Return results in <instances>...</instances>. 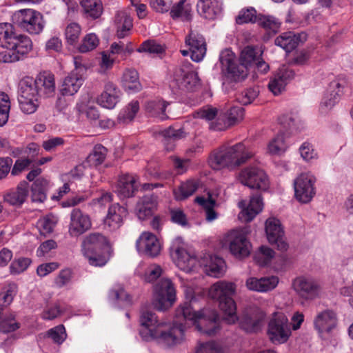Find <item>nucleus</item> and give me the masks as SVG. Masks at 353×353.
Segmentation results:
<instances>
[{"instance_id":"nucleus-1","label":"nucleus","mask_w":353,"mask_h":353,"mask_svg":"<svg viewBox=\"0 0 353 353\" xmlns=\"http://www.w3.org/2000/svg\"><path fill=\"white\" fill-rule=\"evenodd\" d=\"M179 311L180 314L168 323L159 322L152 310H143L140 316L141 336L145 341L155 339L159 343L170 347L184 339L185 329L190 326L209 336L216 334L221 328V320L216 310Z\"/></svg>"},{"instance_id":"nucleus-2","label":"nucleus","mask_w":353,"mask_h":353,"mask_svg":"<svg viewBox=\"0 0 353 353\" xmlns=\"http://www.w3.org/2000/svg\"><path fill=\"white\" fill-rule=\"evenodd\" d=\"M0 62L12 63L22 59L32 48L31 39L26 35L17 34L10 23H0Z\"/></svg>"},{"instance_id":"nucleus-3","label":"nucleus","mask_w":353,"mask_h":353,"mask_svg":"<svg viewBox=\"0 0 353 353\" xmlns=\"http://www.w3.org/2000/svg\"><path fill=\"white\" fill-rule=\"evenodd\" d=\"M252 156V153L245 149L243 143H239L214 152L209 157L208 162L214 170L224 168L233 169L245 163Z\"/></svg>"},{"instance_id":"nucleus-4","label":"nucleus","mask_w":353,"mask_h":353,"mask_svg":"<svg viewBox=\"0 0 353 353\" xmlns=\"http://www.w3.org/2000/svg\"><path fill=\"white\" fill-rule=\"evenodd\" d=\"M223 320L228 324L239 322L241 329L246 332H257L261 329L266 314L263 310H223Z\"/></svg>"},{"instance_id":"nucleus-5","label":"nucleus","mask_w":353,"mask_h":353,"mask_svg":"<svg viewBox=\"0 0 353 353\" xmlns=\"http://www.w3.org/2000/svg\"><path fill=\"white\" fill-rule=\"evenodd\" d=\"M219 61L225 82H241L248 77V69L238 61L234 53L230 49L227 48L221 52Z\"/></svg>"},{"instance_id":"nucleus-6","label":"nucleus","mask_w":353,"mask_h":353,"mask_svg":"<svg viewBox=\"0 0 353 353\" xmlns=\"http://www.w3.org/2000/svg\"><path fill=\"white\" fill-rule=\"evenodd\" d=\"M12 21L17 26L32 34H39L44 27L43 15L32 9L16 11L12 17Z\"/></svg>"},{"instance_id":"nucleus-7","label":"nucleus","mask_w":353,"mask_h":353,"mask_svg":"<svg viewBox=\"0 0 353 353\" xmlns=\"http://www.w3.org/2000/svg\"><path fill=\"white\" fill-rule=\"evenodd\" d=\"M291 325L282 312H275L270 319L267 330L270 340L274 344L285 343L291 336Z\"/></svg>"},{"instance_id":"nucleus-8","label":"nucleus","mask_w":353,"mask_h":353,"mask_svg":"<svg viewBox=\"0 0 353 353\" xmlns=\"http://www.w3.org/2000/svg\"><path fill=\"white\" fill-rule=\"evenodd\" d=\"M176 301V291L173 283L168 279H162L154 288V309H169Z\"/></svg>"},{"instance_id":"nucleus-9","label":"nucleus","mask_w":353,"mask_h":353,"mask_svg":"<svg viewBox=\"0 0 353 353\" xmlns=\"http://www.w3.org/2000/svg\"><path fill=\"white\" fill-rule=\"evenodd\" d=\"M234 293L235 285L225 281L216 282L210 290L211 297L218 301L219 309H236Z\"/></svg>"},{"instance_id":"nucleus-10","label":"nucleus","mask_w":353,"mask_h":353,"mask_svg":"<svg viewBox=\"0 0 353 353\" xmlns=\"http://www.w3.org/2000/svg\"><path fill=\"white\" fill-rule=\"evenodd\" d=\"M239 180L242 184L252 189L266 191L270 182L266 173L256 166L247 167L239 173Z\"/></svg>"},{"instance_id":"nucleus-11","label":"nucleus","mask_w":353,"mask_h":353,"mask_svg":"<svg viewBox=\"0 0 353 353\" xmlns=\"http://www.w3.org/2000/svg\"><path fill=\"white\" fill-rule=\"evenodd\" d=\"M170 250L174 263L180 270L190 272L196 266L197 259L184 248L181 237H177L174 240Z\"/></svg>"},{"instance_id":"nucleus-12","label":"nucleus","mask_w":353,"mask_h":353,"mask_svg":"<svg viewBox=\"0 0 353 353\" xmlns=\"http://www.w3.org/2000/svg\"><path fill=\"white\" fill-rule=\"evenodd\" d=\"M230 253L236 259L248 256L251 252V244L245 235L241 231L232 230L225 238Z\"/></svg>"},{"instance_id":"nucleus-13","label":"nucleus","mask_w":353,"mask_h":353,"mask_svg":"<svg viewBox=\"0 0 353 353\" xmlns=\"http://www.w3.org/2000/svg\"><path fill=\"white\" fill-rule=\"evenodd\" d=\"M293 286L299 296L304 299L301 301L302 307H308V301L318 297L321 292L320 285L316 281L304 276L296 279Z\"/></svg>"},{"instance_id":"nucleus-14","label":"nucleus","mask_w":353,"mask_h":353,"mask_svg":"<svg viewBox=\"0 0 353 353\" xmlns=\"http://www.w3.org/2000/svg\"><path fill=\"white\" fill-rule=\"evenodd\" d=\"M314 179L312 176L303 173L294 182V193L297 200L303 203L310 202L315 194Z\"/></svg>"},{"instance_id":"nucleus-15","label":"nucleus","mask_w":353,"mask_h":353,"mask_svg":"<svg viewBox=\"0 0 353 353\" xmlns=\"http://www.w3.org/2000/svg\"><path fill=\"white\" fill-rule=\"evenodd\" d=\"M265 232L270 243L276 245L280 251H286L288 244L284 239V232L280 221L275 218H270L265 222Z\"/></svg>"},{"instance_id":"nucleus-16","label":"nucleus","mask_w":353,"mask_h":353,"mask_svg":"<svg viewBox=\"0 0 353 353\" xmlns=\"http://www.w3.org/2000/svg\"><path fill=\"white\" fill-rule=\"evenodd\" d=\"M244 109L239 106H232L223 112L218 121L210 124V128L214 130L221 131L236 124L243 118Z\"/></svg>"},{"instance_id":"nucleus-17","label":"nucleus","mask_w":353,"mask_h":353,"mask_svg":"<svg viewBox=\"0 0 353 353\" xmlns=\"http://www.w3.org/2000/svg\"><path fill=\"white\" fill-rule=\"evenodd\" d=\"M138 252L149 257H155L160 253L161 245L157 236L150 232H143L137 241Z\"/></svg>"},{"instance_id":"nucleus-18","label":"nucleus","mask_w":353,"mask_h":353,"mask_svg":"<svg viewBox=\"0 0 353 353\" xmlns=\"http://www.w3.org/2000/svg\"><path fill=\"white\" fill-rule=\"evenodd\" d=\"M91 228V221L88 215L79 208L74 209L70 214L69 234L72 236H79Z\"/></svg>"},{"instance_id":"nucleus-19","label":"nucleus","mask_w":353,"mask_h":353,"mask_svg":"<svg viewBox=\"0 0 353 353\" xmlns=\"http://www.w3.org/2000/svg\"><path fill=\"white\" fill-rule=\"evenodd\" d=\"M185 43L189 46L192 59L196 62L201 61L206 52V43L203 35L191 31L185 39Z\"/></svg>"},{"instance_id":"nucleus-20","label":"nucleus","mask_w":353,"mask_h":353,"mask_svg":"<svg viewBox=\"0 0 353 353\" xmlns=\"http://www.w3.org/2000/svg\"><path fill=\"white\" fill-rule=\"evenodd\" d=\"M112 250L111 245L107 238L99 232L87 235L82 242V251L88 252L93 251Z\"/></svg>"},{"instance_id":"nucleus-21","label":"nucleus","mask_w":353,"mask_h":353,"mask_svg":"<svg viewBox=\"0 0 353 353\" xmlns=\"http://www.w3.org/2000/svg\"><path fill=\"white\" fill-rule=\"evenodd\" d=\"M128 214L125 207L116 203L109 207L104 223L111 230L119 229L123 223L124 219Z\"/></svg>"},{"instance_id":"nucleus-22","label":"nucleus","mask_w":353,"mask_h":353,"mask_svg":"<svg viewBox=\"0 0 353 353\" xmlns=\"http://www.w3.org/2000/svg\"><path fill=\"white\" fill-rule=\"evenodd\" d=\"M306 40L307 34L305 32H286L277 37L274 43L288 52L295 49L300 43H303Z\"/></svg>"},{"instance_id":"nucleus-23","label":"nucleus","mask_w":353,"mask_h":353,"mask_svg":"<svg viewBox=\"0 0 353 353\" xmlns=\"http://www.w3.org/2000/svg\"><path fill=\"white\" fill-rule=\"evenodd\" d=\"M294 77V72L289 68L283 65L280 68L268 84L270 90L274 94H279L284 90L288 81Z\"/></svg>"},{"instance_id":"nucleus-24","label":"nucleus","mask_w":353,"mask_h":353,"mask_svg":"<svg viewBox=\"0 0 353 353\" xmlns=\"http://www.w3.org/2000/svg\"><path fill=\"white\" fill-rule=\"evenodd\" d=\"M28 183L23 181L16 189L10 190L3 196L4 201L16 208H20L26 201L28 195Z\"/></svg>"},{"instance_id":"nucleus-25","label":"nucleus","mask_w":353,"mask_h":353,"mask_svg":"<svg viewBox=\"0 0 353 353\" xmlns=\"http://www.w3.org/2000/svg\"><path fill=\"white\" fill-rule=\"evenodd\" d=\"M120 90L115 84L108 82L104 86V90L97 98V103L103 108L112 109L118 103Z\"/></svg>"},{"instance_id":"nucleus-26","label":"nucleus","mask_w":353,"mask_h":353,"mask_svg":"<svg viewBox=\"0 0 353 353\" xmlns=\"http://www.w3.org/2000/svg\"><path fill=\"white\" fill-rule=\"evenodd\" d=\"M178 86L179 90L193 92L195 91L199 86V79L198 74L194 71L184 72L181 71V74L176 76L173 85Z\"/></svg>"},{"instance_id":"nucleus-27","label":"nucleus","mask_w":353,"mask_h":353,"mask_svg":"<svg viewBox=\"0 0 353 353\" xmlns=\"http://www.w3.org/2000/svg\"><path fill=\"white\" fill-rule=\"evenodd\" d=\"M314 323L319 332H330L336 325V314L334 310H323L316 316Z\"/></svg>"},{"instance_id":"nucleus-28","label":"nucleus","mask_w":353,"mask_h":353,"mask_svg":"<svg viewBox=\"0 0 353 353\" xmlns=\"http://www.w3.org/2000/svg\"><path fill=\"white\" fill-rule=\"evenodd\" d=\"M34 80L36 88L40 97H51L55 92L54 75L50 74H39Z\"/></svg>"},{"instance_id":"nucleus-29","label":"nucleus","mask_w":353,"mask_h":353,"mask_svg":"<svg viewBox=\"0 0 353 353\" xmlns=\"http://www.w3.org/2000/svg\"><path fill=\"white\" fill-rule=\"evenodd\" d=\"M196 8L199 14L203 18L214 19L221 12V0H199Z\"/></svg>"},{"instance_id":"nucleus-30","label":"nucleus","mask_w":353,"mask_h":353,"mask_svg":"<svg viewBox=\"0 0 353 353\" xmlns=\"http://www.w3.org/2000/svg\"><path fill=\"white\" fill-rule=\"evenodd\" d=\"M263 200L261 194H253L248 207L243 209L239 214L241 221L250 222L258 214L263 208Z\"/></svg>"},{"instance_id":"nucleus-31","label":"nucleus","mask_w":353,"mask_h":353,"mask_svg":"<svg viewBox=\"0 0 353 353\" xmlns=\"http://www.w3.org/2000/svg\"><path fill=\"white\" fill-rule=\"evenodd\" d=\"M135 183V179L132 176L123 175L118 180L115 192L121 199L132 197L137 190Z\"/></svg>"},{"instance_id":"nucleus-32","label":"nucleus","mask_w":353,"mask_h":353,"mask_svg":"<svg viewBox=\"0 0 353 353\" xmlns=\"http://www.w3.org/2000/svg\"><path fill=\"white\" fill-rule=\"evenodd\" d=\"M278 283V278L274 276L262 277L259 279L252 277L247 280L246 285L251 290L267 292L274 289Z\"/></svg>"},{"instance_id":"nucleus-33","label":"nucleus","mask_w":353,"mask_h":353,"mask_svg":"<svg viewBox=\"0 0 353 353\" xmlns=\"http://www.w3.org/2000/svg\"><path fill=\"white\" fill-rule=\"evenodd\" d=\"M83 82V79L81 74L72 72L64 79L60 92L63 96H72L78 92Z\"/></svg>"},{"instance_id":"nucleus-34","label":"nucleus","mask_w":353,"mask_h":353,"mask_svg":"<svg viewBox=\"0 0 353 353\" xmlns=\"http://www.w3.org/2000/svg\"><path fill=\"white\" fill-rule=\"evenodd\" d=\"M263 51L256 46H247L241 50L238 61L249 70L262 56Z\"/></svg>"},{"instance_id":"nucleus-35","label":"nucleus","mask_w":353,"mask_h":353,"mask_svg":"<svg viewBox=\"0 0 353 353\" xmlns=\"http://www.w3.org/2000/svg\"><path fill=\"white\" fill-rule=\"evenodd\" d=\"M156 207V197L153 194H146L137 202L136 210L139 219L144 220L152 214Z\"/></svg>"},{"instance_id":"nucleus-36","label":"nucleus","mask_w":353,"mask_h":353,"mask_svg":"<svg viewBox=\"0 0 353 353\" xmlns=\"http://www.w3.org/2000/svg\"><path fill=\"white\" fill-rule=\"evenodd\" d=\"M217 194L208 192V197L197 196L195 198V202L201 205L205 211V219L208 221H212L217 217V213L214 208L216 205V199Z\"/></svg>"},{"instance_id":"nucleus-37","label":"nucleus","mask_w":353,"mask_h":353,"mask_svg":"<svg viewBox=\"0 0 353 353\" xmlns=\"http://www.w3.org/2000/svg\"><path fill=\"white\" fill-rule=\"evenodd\" d=\"M117 27V36L119 39L124 38L132 28V19L126 12L119 11L114 17Z\"/></svg>"},{"instance_id":"nucleus-38","label":"nucleus","mask_w":353,"mask_h":353,"mask_svg":"<svg viewBox=\"0 0 353 353\" xmlns=\"http://www.w3.org/2000/svg\"><path fill=\"white\" fill-rule=\"evenodd\" d=\"M205 266L208 275L217 278L224 274L226 268L224 260L216 255H208Z\"/></svg>"},{"instance_id":"nucleus-39","label":"nucleus","mask_w":353,"mask_h":353,"mask_svg":"<svg viewBox=\"0 0 353 353\" xmlns=\"http://www.w3.org/2000/svg\"><path fill=\"white\" fill-rule=\"evenodd\" d=\"M19 97L37 99L40 97L34 80L32 77H26L19 81Z\"/></svg>"},{"instance_id":"nucleus-40","label":"nucleus","mask_w":353,"mask_h":353,"mask_svg":"<svg viewBox=\"0 0 353 353\" xmlns=\"http://www.w3.org/2000/svg\"><path fill=\"white\" fill-rule=\"evenodd\" d=\"M342 86L338 79L331 81L328 87V93L324 97L321 105L328 109L332 108L339 99L340 88Z\"/></svg>"},{"instance_id":"nucleus-41","label":"nucleus","mask_w":353,"mask_h":353,"mask_svg":"<svg viewBox=\"0 0 353 353\" xmlns=\"http://www.w3.org/2000/svg\"><path fill=\"white\" fill-rule=\"evenodd\" d=\"M20 324L9 310H0V332L10 333L17 330Z\"/></svg>"},{"instance_id":"nucleus-42","label":"nucleus","mask_w":353,"mask_h":353,"mask_svg":"<svg viewBox=\"0 0 353 353\" xmlns=\"http://www.w3.org/2000/svg\"><path fill=\"white\" fill-rule=\"evenodd\" d=\"M123 85L125 90L137 92L141 90L139 74L134 69H128L123 75Z\"/></svg>"},{"instance_id":"nucleus-43","label":"nucleus","mask_w":353,"mask_h":353,"mask_svg":"<svg viewBox=\"0 0 353 353\" xmlns=\"http://www.w3.org/2000/svg\"><path fill=\"white\" fill-rule=\"evenodd\" d=\"M112 250L93 251L92 252H83L84 256L88 259L90 265L102 267L109 261Z\"/></svg>"},{"instance_id":"nucleus-44","label":"nucleus","mask_w":353,"mask_h":353,"mask_svg":"<svg viewBox=\"0 0 353 353\" xmlns=\"http://www.w3.org/2000/svg\"><path fill=\"white\" fill-rule=\"evenodd\" d=\"M192 7L187 0H180L170 10L172 19L181 17L183 20L189 21L192 17Z\"/></svg>"},{"instance_id":"nucleus-45","label":"nucleus","mask_w":353,"mask_h":353,"mask_svg":"<svg viewBox=\"0 0 353 353\" xmlns=\"http://www.w3.org/2000/svg\"><path fill=\"white\" fill-rule=\"evenodd\" d=\"M81 5L87 16L93 19H98L103 12L101 0H82Z\"/></svg>"},{"instance_id":"nucleus-46","label":"nucleus","mask_w":353,"mask_h":353,"mask_svg":"<svg viewBox=\"0 0 353 353\" xmlns=\"http://www.w3.org/2000/svg\"><path fill=\"white\" fill-rule=\"evenodd\" d=\"M48 181L43 179H37L31 187L32 201L33 202H43L46 199V190Z\"/></svg>"},{"instance_id":"nucleus-47","label":"nucleus","mask_w":353,"mask_h":353,"mask_svg":"<svg viewBox=\"0 0 353 353\" xmlns=\"http://www.w3.org/2000/svg\"><path fill=\"white\" fill-rule=\"evenodd\" d=\"M168 105H169V103L165 101L154 100L147 103L145 109L152 116L158 117L161 120H165L168 118L165 113Z\"/></svg>"},{"instance_id":"nucleus-48","label":"nucleus","mask_w":353,"mask_h":353,"mask_svg":"<svg viewBox=\"0 0 353 353\" xmlns=\"http://www.w3.org/2000/svg\"><path fill=\"white\" fill-rule=\"evenodd\" d=\"M198 185L193 181H187L181 183L178 188L174 190V196L176 200L182 201L192 194L196 190Z\"/></svg>"},{"instance_id":"nucleus-49","label":"nucleus","mask_w":353,"mask_h":353,"mask_svg":"<svg viewBox=\"0 0 353 353\" xmlns=\"http://www.w3.org/2000/svg\"><path fill=\"white\" fill-rule=\"evenodd\" d=\"M107 152L108 150L103 145H96L92 152L88 156L86 161L90 166L96 167L104 161Z\"/></svg>"},{"instance_id":"nucleus-50","label":"nucleus","mask_w":353,"mask_h":353,"mask_svg":"<svg viewBox=\"0 0 353 353\" xmlns=\"http://www.w3.org/2000/svg\"><path fill=\"white\" fill-rule=\"evenodd\" d=\"M139 110V102L137 101H132L120 112L118 120L121 123H128L134 119Z\"/></svg>"},{"instance_id":"nucleus-51","label":"nucleus","mask_w":353,"mask_h":353,"mask_svg":"<svg viewBox=\"0 0 353 353\" xmlns=\"http://www.w3.org/2000/svg\"><path fill=\"white\" fill-rule=\"evenodd\" d=\"M159 134L163 137V141L164 144H168L170 142L175 141L186 137L183 128L174 129L170 126L159 132Z\"/></svg>"},{"instance_id":"nucleus-52","label":"nucleus","mask_w":353,"mask_h":353,"mask_svg":"<svg viewBox=\"0 0 353 353\" xmlns=\"http://www.w3.org/2000/svg\"><path fill=\"white\" fill-rule=\"evenodd\" d=\"M257 23L273 34H276L279 31L281 25V23L275 17L261 14H259Z\"/></svg>"},{"instance_id":"nucleus-53","label":"nucleus","mask_w":353,"mask_h":353,"mask_svg":"<svg viewBox=\"0 0 353 353\" xmlns=\"http://www.w3.org/2000/svg\"><path fill=\"white\" fill-rule=\"evenodd\" d=\"M109 298L113 301L121 300L128 305H131L133 302L132 296L119 284L114 285L110 290Z\"/></svg>"},{"instance_id":"nucleus-54","label":"nucleus","mask_w":353,"mask_h":353,"mask_svg":"<svg viewBox=\"0 0 353 353\" xmlns=\"http://www.w3.org/2000/svg\"><path fill=\"white\" fill-rule=\"evenodd\" d=\"M57 218L52 214L47 215L40 219L37 223V227L40 234L43 236L50 234L57 223Z\"/></svg>"},{"instance_id":"nucleus-55","label":"nucleus","mask_w":353,"mask_h":353,"mask_svg":"<svg viewBox=\"0 0 353 353\" xmlns=\"http://www.w3.org/2000/svg\"><path fill=\"white\" fill-rule=\"evenodd\" d=\"M268 152L273 155H280L287 149L283 134H278L268 145Z\"/></svg>"},{"instance_id":"nucleus-56","label":"nucleus","mask_w":353,"mask_h":353,"mask_svg":"<svg viewBox=\"0 0 353 353\" xmlns=\"http://www.w3.org/2000/svg\"><path fill=\"white\" fill-rule=\"evenodd\" d=\"M258 17L256 11L253 8L241 10L236 18V22L238 24L247 23H258Z\"/></svg>"},{"instance_id":"nucleus-57","label":"nucleus","mask_w":353,"mask_h":353,"mask_svg":"<svg viewBox=\"0 0 353 353\" xmlns=\"http://www.w3.org/2000/svg\"><path fill=\"white\" fill-rule=\"evenodd\" d=\"M10 103L8 95L4 92L0 93V126L4 125L8 120Z\"/></svg>"},{"instance_id":"nucleus-58","label":"nucleus","mask_w":353,"mask_h":353,"mask_svg":"<svg viewBox=\"0 0 353 353\" xmlns=\"http://www.w3.org/2000/svg\"><path fill=\"white\" fill-rule=\"evenodd\" d=\"M98 44L99 39L97 35L94 33H90L83 37L81 43L79 46V50L82 53L88 52L94 50Z\"/></svg>"},{"instance_id":"nucleus-59","label":"nucleus","mask_w":353,"mask_h":353,"mask_svg":"<svg viewBox=\"0 0 353 353\" xmlns=\"http://www.w3.org/2000/svg\"><path fill=\"white\" fill-rule=\"evenodd\" d=\"M259 88H250L239 94L236 100L243 105L250 104L259 95Z\"/></svg>"},{"instance_id":"nucleus-60","label":"nucleus","mask_w":353,"mask_h":353,"mask_svg":"<svg viewBox=\"0 0 353 353\" xmlns=\"http://www.w3.org/2000/svg\"><path fill=\"white\" fill-rule=\"evenodd\" d=\"M164 50L165 48L163 46L154 40H147L144 41L137 50L139 52H145L157 54L163 53Z\"/></svg>"},{"instance_id":"nucleus-61","label":"nucleus","mask_w":353,"mask_h":353,"mask_svg":"<svg viewBox=\"0 0 353 353\" xmlns=\"http://www.w3.org/2000/svg\"><path fill=\"white\" fill-rule=\"evenodd\" d=\"M32 261L29 258L21 257L15 259L10 265V270L12 274H19L24 272L30 265Z\"/></svg>"},{"instance_id":"nucleus-62","label":"nucleus","mask_w":353,"mask_h":353,"mask_svg":"<svg viewBox=\"0 0 353 353\" xmlns=\"http://www.w3.org/2000/svg\"><path fill=\"white\" fill-rule=\"evenodd\" d=\"M18 100L21 110L26 114L34 113L39 106L37 99L18 97Z\"/></svg>"},{"instance_id":"nucleus-63","label":"nucleus","mask_w":353,"mask_h":353,"mask_svg":"<svg viewBox=\"0 0 353 353\" xmlns=\"http://www.w3.org/2000/svg\"><path fill=\"white\" fill-rule=\"evenodd\" d=\"M47 335L57 344H61L66 338L65 330L63 325H59L49 330Z\"/></svg>"},{"instance_id":"nucleus-64","label":"nucleus","mask_w":353,"mask_h":353,"mask_svg":"<svg viewBox=\"0 0 353 353\" xmlns=\"http://www.w3.org/2000/svg\"><path fill=\"white\" fill-rule=\"evenodd\" d=\"M81 33V28L79 24L72 23L69 24L65 29V34L68 42L70 44H74L79 39Z\"/></svg>"}]
</instances>
